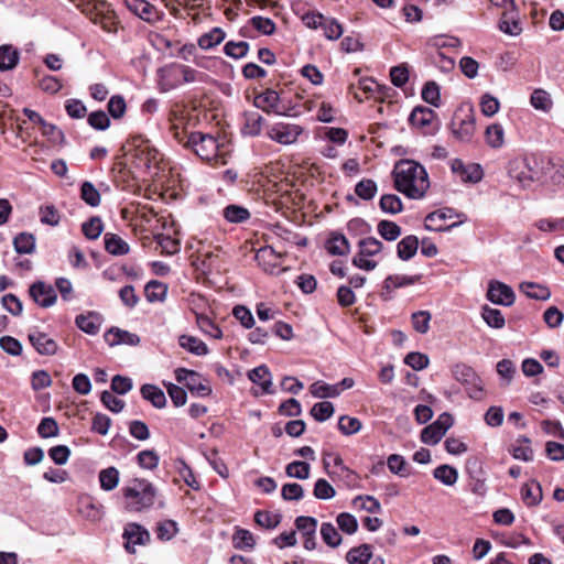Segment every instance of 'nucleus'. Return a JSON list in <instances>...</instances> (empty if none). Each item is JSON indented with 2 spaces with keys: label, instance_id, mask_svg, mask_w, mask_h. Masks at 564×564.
Masks as SVG:
<instances>
[{
  "label": "nucleus",
  "instance_id": "obj_1",
  "mask_svg": "<svg viewBox=\"0 0 564 564\" xmlns=\"http://www.w3.org/2000/svg\"><path fill=\"white\" fill-rule=\"evenodd\" d=\"M394 188L408 198H422L430 187L427 172L411 160L399 161L392 171Z\"/></svg>",
  "mask_w": 564,
  "mask_h": 564
},
{
  "label": "nucleus",
  "instance_id": "obj_2",
  "mask_svg": "<svg viewBox=\"0 0 564 564\" xmlns=\"http://www.w3.org/2000/svg\"><path fill=\"white\" fill-rule=\"evenodd\" d=\"M122 495L128 511L141 512L154 505L156 488L147 479L134 478L122 488Z\"/></svg>",
  "mask_w": 564,
  "mask_h": 564
},
{
  "label": "nucleus",
  "instance_id": "obj_3",
  "mask_svg": "<svg viewBox=\"0 0 564 564\" xmlns=\"http://www.w3.org/2000/svg\"><path fill=\"white\" fill-rule=\"evenodd\" d=\"M541 163L535 156L516 158L508 163L509 176L522 187H529L532 183L542 180Z\"/></svg>",
  "mask_w": 564,
  "mask_h": 564
},
{
  "label": "nucleus",
  "instance_id": "obj_4",
  "mask_svg": "<svg viewBox=\"0 0 564 564\" xmlns=\"http://www.w3.org/2000/svg\"><path fill=\"white\" fill-rule=\"evenodd\" d=\"M184 147L191 149L198 158L207 162L218 160L223 155V145L215 135L209 133L192 132L184 142Z\"/></svg>",
  "mask_w": 564,
  "mask_h": 564
},
{
  "label": "nucleus",
  "instance_id": "obj_5",
  "mask_svg": "<svg viewBox=\"0 0 564 564\" xmlns=\"http://www.w3.org/2000/svg\"><path fill=\"white\" fill-rule=\"evenodd\" d=\"M358 248L359 251L351 260L352 265L366 271L376 269L378 265L377 261L369 258L380 253L383 249V243L375 237H367L358 241Z\"/></svg>",
  "mask_w": 564,
  "mask_h": 564
},
{
  "label": "nucleus",
  "instance_id": "obj_6",
  "mask_svg": "<svg viewBox=\"0 0 564 564\" xmlns=\"http://www.w3.org/2000/svg\"><path fill=\"white\" fill-rule=\"evenodd\" d=\"M454 378L466 387L468 395L474 400H481L484 384L476 371L465 364H457L453 367Z\"/></svg>",
  "mask_w": 564,
  "mask_h": 564
},
{
  "label": "nucleus",
  "instance_id": "obj_7",
  "mask_svg": "<svg viewBox=\"0 0 564 564\" xmlns=\"http://www.w3.org/2000/svg\"><path fill=\"white\" fill-rule=\"evenodd\" d=\"M131 163L140 172H149L151 169H159L161 154L148 141L142 142L130 152Z\"/></svg>",
  "mask_w": 564,
  "mask_h": 564
},
{
  "label": "nucleus",
  "instance_id": "obj_8",
  "mask_svg": "<svg viewBox=\"0 0 564 564\" xmlns=\"http://www.w3.org/2000/svg\"><path fill=\"white\" fill-rule=\"evenodd\" d=\"M451 129L457 140L460 142H470L476 130V120L473 110H456L451 122Z\"/></svg>",
  "mask_w": 564,
  "mask_h": 564
},
{
  "label": "nucleus",
  "instance_id": "obj_9",
  "mask_svg": "<svg viewBox=\"0 0 564 564\" xmlns=\"http://www.w3.org/2000/svg\"><path fill=\"white\" fill-rule=\"evenodd\" d=\"M302 132L303 128L299 124L280 122L271 126L267 134L271 140L289 145L296 142Z\"/></svg>",
  "mask_w": 564,
  "mask_h": 564
},
{
  "label": "nucleus",
  "instance_id": "obj_10",
  "mask_svg": "<svg viewBox=\"0 0 564 564\" xmlns=\"http://www.w3.org/2000/svg\"><path fill=\"white\" fill-rule=\"evenodd\" d=\"M28 339L41 356H54L58 350V344L56 340L39 328H33L29 333Z\"/></svg>",
  "mask_w": 564,
  "mask_h": 564
},
{
  "label": "nucleus",
  "instance_id": "obj_11",
  "mask_svg": "<svg viewBox=\"0 0 564 564\" xmlns=\"http://www.w3.org/2000/svg\"><path fill=\"white\" fill-rule=\"evenodd\" d=\"M122 538L126 540L124 549L128 553H135V545H145L150 541V533L138 523H128Z\"/></svg>",
  "mask_w": 564,
  "mask_h": 564
},
{
  "label": "nucleus",
  "instance_id": "obj_12",
  "mask_svg": "<svg viewBox=\"0 0 564 564\" xmlns=\"http://www.w3.org/2000/svg\"><path fill=\"white\" fill-rule=\"evenodd\" d=\"M487 299L497 305L511 306L514 303L516 294L506 283L492 280L488 285Z\"/></svg>",
  "mask_w": 564,
  "mask_h": 564
},
{
  "label": "nucleus",
  "instance_id": "obj_13",
  "mask_svg": "<svg viewBox=\"0 0 564 564\" xmlns=\"http://www.w3.org/2000/svg\"><path fill=\"white\" fill-rule=\"evenodd\" d=\"M280 95L274 89L268 88L263 93L254 97L253 105L267 113H275L279 116H291L286 110L279 107Z\"/></svg>",
  "mask_w": 564,
  "mask_h": 564
},
{
  "label": "nucleus",
  "instance_id": "obj_14",
  "mask_svg": "<svg viewBox=\"0 0 564 564\" xmlns=\"http://www.w3.org/2000/svg\"><path fill=\"white\" fill-rule=\"evenodd\" d=\"M452 172L456 174L464 183H478L484 177V171L480 164H465L460 159H454L452 162Z\"/></svg>",
  "mask_w": 564,
  "mask_h": 564
},
{
  "label": "nucleus",
  "instance_id": "obj_15",
  "mask_svg": "<svg viewBox=\"0 0 564 564\" xmlns=\"http://www.w3.org/2000/svg\"><path fill=\"white\" fill-rule=\"evenodd\" d=\"M421 275H403V274H391L388 275L382 285L380 296L388 301L392 297V293L395 289L413 285L419 282Z\"/></svg>",
  "mask_w": 564,
  "mask_h": 564
},
{
  "label": "nucleus",
  "instance_id": "obj_16",
  "mask_svg": "<svg viewBox=\"0 0 564 564\" xmlns=\"http://www.w3.org/2000/svg\"><path fill=\"white\" fill-rule=\"evenodd\" d=\"M31 297L42 307H51L57 300L56 291L52 285L42 281L34 282L30 286Z\"/></svg>",
  "mask_w": 564,
  "mask_h": 564
},
{
  "label": "nucleus",
  "instance_id": "obj_17",
  "mask_svg": "<svg viewBox=\"0 0 564 564\" xmlns=\"http://www.w3.org/2000/svg\"><path fill=\"white\" fill-rule=\"evenodd\" d=\"M542 177L545 176L554 185L564 187V163L561 160L541 159Z\"/></svg>",
  "mask_w": 564,
  "mask_h": 564
},
{
  "label": "nucleus",
  "instance_id": "obj_18",
  "mask_svg": "<svg viewBox=\"0 0 564 564\" xmlns=\"http://www.w3.org/2000/svg\"><path fill=\"white\" fill-rule=\"evenodd\" d=\"M104 337L109 346H117L121 344L137 346L140 344V337L137 334L120 329L118 327H111L105 333Z\"/></svg>",
  "mask_w": 564,
  "mask_h": 564
},
{
  "label": "nucleus",
  "instance_id": "obj_19",
  "mask_svg": "<svg viewBox=\"0 0 564 564\" xmlns=\"http://www.w3.org/2000/svg\"><path fill=\"white\" fill-rule=\"evenodd\" d=\"M102 317L96 312L79 314L75 318L76 326L88 335H97L100 330Z\"/></svg>",
  "mask_w": 564,
  "mask_h": 564
},
{
  "label": "nucleus",
  "instance_id": "obj_20",
  "mask_svg": "<svg viewBox=\"0 0 564 564\" xmlns=\"http://www.w3.org/2000/svg\"><path fill=\"white\" fill-rule=\"evenodd\" d=\"M127 8L147 22L158 19V11L154 6L145 0H124Z\"/></svg>",
  "mask_w": 564,
  "mask_h": 564
},
{
  "label": "nucleus",
  "instance_id": "obj_21",
  "mask_svg": "<svg viewBox=\"0 0 564 564\" xmlns=\"http://www.w3.org/2000/svg\"><path fill=\"white\" fill-rule=\"evenodd\" d=\"M499 29L501 32L511 36H517L521 33L522 28L516 8L503 11L499 21Z\"/></svg>",
  "mask_w": 564,
  "mask_h": 564
},
{
  "label": "nucleus",
  "instance_id": "obj_22",
  "mask_svg": "<svg viewBox=\"0 0 564 564\" xmlns=\"http://www.w3.org/2000/svg\"><path fill=\"white\" fill-rule=\"evenodd\" d=\"M436 118L434 110L427 107L417 106L415 107L409 117V122L416 128L424 129L429 127Z\"/></svg>",
  "mask_w": 564,
  "mask_h": 564
},
{
  "label": "nucleus",
  "instance_id": "obj_23",
  "mask_svg": "<svg viewBox=\"0 0 564 564\" xmlns=\"http://www.w3.org/2000/svg\"><path fill=\"white\" fill-rule=\"evenodd\" d=\"M243 119L245 122L241 128L243 135L257 137L261 133L264 119L260 113L256 111H246L243 113Z\"/></svg>",
  "mask_w": 564,
  "mask_h": 564
},
{
  "label": "nucleus",
  "instance_id": "obj_24",
  "mask_svg": "<svg viewBox=\"0 0 564 564\" xmlns=\"http://www.w3.org/2000/svg\"><path fill=\"white\" fill-rule=\"evenodd\" d=\"M328 253L333 256H346L349 253L350 245L348 239L339 232H332L325 245Z\"/></svg>",
  "mask_w": 564,
  "mask_h": 564
},
{
  "label": "nucleus",
  "instance_id": "obj_25",
  "mask_svg": "<svg viewBox=\"0 0 564 564\" xmlns=\"http://www.w3.org/2000/svg\"><path fill=\"white\" fill-rule=\"evenodd\" d=\"M104 242L106 251L112 256H124L130 251L129 245L117 234H105Z\"/></svg>",
  "mask_w": 564,
  "mask_h": 564
},
{
  "label": "nucleus",
  "instance_id": "obj_26",
  "mask_svg": "<svg viewBox=\"0 0 564 564\" xmlns=\"http://www.w3.org/2000/svg\"><path fill=\"white\" fill-rule=\"evenodd\" d=\"M420 242L416 236L409 235L404 237L397 245L398 257L403 261L410 260L416 254Z\"/></svg>",
  "mask_w": 564,
  "mask_h": 564
},
{
  "label": "nucleus",
  "instance_id": "obj_27",
  "mask_svg": "<svg viewBox=\"0 0 564 564\" xmlns=\"http://www.w3.org/2000/svg\"><path fill=\"white\" fill-rule=\"evenodd\" d=\"M248 377L253 383L259 384L264 393H273L271 373L267 366L261 365L252 369Z\"/></svg>",
  "mask_w": 564,
  "mask_h": 564
},
{
  "label": "nucleus",
  "instance_id": "obj_28",
  "mask_svg": "<svg viewBox=\"0 0 564 564\" xmlns=\"http://www.w3.org/2000/svg\"><path fill=\"white\" fill-rule=\"evenodd\" d=\"M20 61V53L12 45L0 46V72L11 70L17 67Z\"/></svg>",
  "mask_w": 564,
  "mask_h": 564
},
{
  "label": "nucleus",
  "instance_id": "obj_29",
  "mask_svg": "<svg viewBox=\"0 0 564 564\" xmlns=\"http://www.w3.org/2000/svg\"><path fill=\"white\" fill-rule=\"evenodd\" d=\"M372 555V546L364 543L350 549L346 554V561L348 564H368Z\"/></svg>",
  "mask_w": 564,
  "mask_h": 564
},
{
  "label": "nucleus",
  "instance_id": "obj_30",
  "mask_svg": "<svg viewBox=\"0 0 564 564\" xmlns=\"http://www.w3.org/2000/svg\"><path fill=\"white\" fill-rule=\"evenodd\" d=\"M522 500L527 506H538L543 498L542 487L540 482L531 480L521 488Z\"/></svg>",
  "mask_w": 564,
  "mask_h": 564
},
{
  "label": "nucleus",
  "instance_id": "obj_31",
  "mask_svg": "<svg viewBox=\"0 0 564 564\" xmlns=\"http://www.w3.org/2000/svg\"><path fill=\"white\" fill-rule=\"evenodd\" d=\"M144 400L150 401L153 406L162 409L166 405V398L163 390L154 384L145 383L140 389Z\"/></svg>",
  "mask_w": 564,
  "mask_h": 564
},
{
  "label": "nucleus",
  "instance_id": "obj_32",
  "mask_svg": "<svg viewBox=\"0 0 564 564\" xmlns=\"http://www.w3.org/2000/svg\"><path fill=\"white\" fill-rule=\"evenodd\" d=\"M178 344L182 348L196 356H204L208 354L207 345L197 337L181 335L178 337Z\"/></svg>",
  "mask_w": 564,
  "mask_h": 564
},
{
  "label": "nucleus",
  "instance_id": "obj_33",
  "mask_svg": "<svg viewBox=\"0 0 564 564\" xmlns=\"http://www.w3.org/2000/svg\"><path fill=\"white\" fill-rule=\"evenodd\" d=\"M167 293V285L158 280H151L145 284L144 295L151 303L164 301Z\"/></svg>",
  "mask_w": 564,
  "mask_h": 564
},
{
  "label": "nucleus",
  "instance_id": "obj_34",
  "mask_svg": "<svg viewBox=\"0 0 564 564\" xmlns=\"http://www.w3.org/2000/svg\"><path fill=\"white\" fill-rule=\"evenodd\" d=\"M520 290L533 300L546 301L551 297V291L546 286L534 282H522Z\"/></svg>",
  "mask_w": 564,
  "mask_h": 564
},
{
  "label": "nucleus",
  "instance_id": "obj_35",
  "mask_svg": "<svg viewBox=\"0 0 564 564\" xmlns=\"http://www.w3.org/2000/svg\"><path fill=\"white\" fill-rule=\"evenodd\" d=\"M452 213L453 210L447 208V209H441V210H435V212H432L430 213L426 218H425V229L427 230H433V231H445V230H448L449 228H452L453 226H455L456 224H452L447 227H444V226H435L434 225V221L436 220H445L447 218H452Z\"/></svg>",
  "mask_w": 564,
  "mask_h": 564
},
{
  "label": "nucleus",
  "instance_id": "obj_36",
  "mask_svg": "<svg viewBox=\"0 0 564 564\" xmlns=\"http://www.w3.org/2000/svg\"><path fill=\"white\" fill-rule=\"evenodd\" d=\"M14 250L20 254H31L35 250V238L32 234L20 232L13 239Z\"/></svg>",
  "mask_w": 564,
  "mask_h": 564
},
{
  "label": "nucleus",
  "instance_id": "obj_37",
  "mask_svg": "<svg viewBox=\"0 0 564 564\" xmlns=\"http://www.w3.org/2000/svg\"><path fill=\"white\" fill-rule=\"evenodd\" d=\"M225 32L220 28H214L198 39V46L202 50H210L225 40Z\"/></svg>",
  "mask_w": 564,
  "mask_h": 564
},
{
  "label": "nucleus",
  "instance_id": "obj_38",
  "mask_svg": "<svg viewBox=\"0 0 564 564\" xmlns=\"http://www.w3.org/2000/svg\"><path fill=\"white\" fill-rule=\"evenodd\" d=\"M433 476L445 486H454L458 479V471L453 466L440 465L434 469Z\"/></svg>",
  "mask_w": 564,
  "mask_h": 564
},
{
  "label": "nucleus",
  "instance_id": "obj_39",
  "mask_svg": "<svg viewBox=\"0 0 564 564\" xmlns=\"http://www.w3.org/2000/svg\"><path fill=\"white\" fill-rule=\"evenodd\" d=\"M223 215L227 221L232 224H240L250 218V213L247 208L234 204L225 207Z\"/></svg>",
  "mask_w": 564,
  "mask_h": 564
},
{
  "label": "nucleus",
  "instance_id": "obj_40",
  "mask_svg": "<svg viewBox=\"0 0 564 564\" xmlns=\"http://www.w3.org/2000/svg\"><path fill=\"white\" fill-rule=\"evenodd\" d=\"M196 323L199 329L212 338L220 339L223 337L221 329L207 315L196 314Z\"/></svg>",
  "mask_w": 564,
  "mask_h": 564
},
{
  "label": "nucleus",
  "instance_id": "obj_41",
  "mask_svg": "<svg viewBox=\"0 0 564 564\" xmlns=\"http://www.w3.org/2000/svg\"><path fill=\"white\" fill-rule=\"evenodd\" d=\"M311 393L315 398H335L340 394V388L339 386L335 384H327L325 382L316 381L311 384L310 387Z\"/></svg>",
  "mask_w": 564,
  "mask_h": 564
},
{
  "label": "nucleus",
  "instance_id": "obj_42",
  "mask_svg": "<svg viewBox=\"0 0 564 564\" xmlns=\"http://www.w3.org/2000/svg\"><path fill=\"white\" fill-rule=\"evenodd\" d=\"M232 544L237 550H252L256 541L253 534L246 529H237L232 535Z\"/></svg>",
  "mask_w": 564,
  "mask_h": 564
},
{
  "label": "nucleus",
  "instance_id": "obj_43",
  "mask_svg": "<svg viewBox=\"0 0 564 564\" xmlns=\"http://www.w3.org/2000/svg\"><path fill=\"white\" fill-rule=\"evenodd\" d=\"M321 536L329 547H337L341 544L343 538L338 530L330 522H324L321 525Z\"/></svg>",
  "mask_w": 564,
  "mask_h": 564
},
{
  "label": "nucleus",
  "instance_id": "obj_44",
  "mask_svg": "<svg viewBox=\"0 0 564 564\" xmlns=\"http://www.w3.org/2000/svg\"><path fill=\"white\" fill-rule=\"evenodd\" d=\"M503 128L499 123H494L487 127L485 131L486 142L494 149L501 148L505 142Z\"/></svg>",
  "mask_w": 564,
  "mask_h": 564
},
{
  "label": "nucleus",
  "instance_id": "obj_45",
  "mask_svg": "<svg viewBox=\"0 0 564 564\" xmlns=\"http://www.w3.org/2000/svg\"><path fill=\"white\" fill-rule=\"evenodd\" d=\"M378 234L387 241H394L401 236V227L391 220H381L377 226Z\"/></svg>",
  "mask_w": 564,
  "mask_h": 564
},
{
  "label": "nucleus",
  "instance_id": "obj_46",
  "mask_svg": "<svg viewBox=\"0 0 564 564\" xmlns=\"http://www.w3.org/2000/svg\"><path fill=\"white\" fill-rule=\"evenodd\" d=\"M99 482L101 489L106 491L113 490L119 484V471L115 467H108L99 473Z\"/></svg>",
  "mask_w": 564,
  "mask_h": 564
},
{
  "label": "nucleus",
  "instance_id": "obj_47",
  "mask_svg": "<svg viewBox=\"0 0 564 564\" xmlns=\"http://www.w3.org/2000/svg\"><path fill=\"white\" fill-rule=\"evenodd\" d=\"M380 209L386 214H399L403 209L402 202L399 196L394 194H384L379 202Z\"/></svg>",
  "mask_w": 564,
  "mask_h": 564
},
{
  "label": "nucleus",
  "instance_id": "obj_48",
  "mask_svg": "<svg viewBox=\"0 0 564 564\" xmlns=\"http://www.w3.org/2000/svg\"><path fill=\"white\" fill-rule=\"evenodd\" d=\"M80 198L91 207H96L100 204V193L89 181L83 182L80 186Z\"/></svg>",
  "mask_w": 564,
  "mask_h": 564
},
{
  "label": "nucleus",
  "instance_id": "obj_49",
  "mask_svg": "<svg viewBox=\"0 0 564 564\" xmlns=\"http://www.w3.org/2000/svg\"><path fill=\"white\" fill-rule=\"evenodd\" d=\"M481 316H482L484 321L486 322V324L492 328L499 329V328H502L506 324L502 313L499 310L492 308L488 305H485L482 307Z\"/></svg>",
  "mask_w": 564,
  "mask_h": 564
},
{
  "label": "nucleus",
  "instance_id": "obj_50",
  "mask_svg": "<svg viewBox=\"0 0 564 564\" xmlns=\"http://www.w3.org/2000/svg\"><path fill=\"white\" fill-rule=\"evenodd\" d=\"M104 230V224L100 217H90L82 225V231L87 239L95 240L99 238Z\"/></svg>",
  "mask_w": 564,
  "mask_h": 564
},
{
  "label": "nucleus",
  "instance_id": "obj_51",
  "mask_svg": "<svg viewBox=\"0 0 564 564\" xmlns=\"http://www.w3.org/2000/svg\"><path fill=\"white\" fill-rule=\"evenodd\" d=\"M421 96L425 102L432 105L433 107H438L441 105L440 86L433 80L426 82L424 84Z\"/></svg>",
  "mask_w": 564,
  "mask_h": 564
},
{
  "label": "nucleus",
  "instance_id": "obj_52",
  "mask_svg": "<svg viewBox=\"0 0 564 564\" xmlns=\"http://www.w3.org/2000/svg\"><path fill=\"white\" fill-rule=\"evenodd\" d=\"M311 465L306 462L294 460L286 465L285 474L296 479H307L310 477Z\"/></svg>",
  "mask_w": 564,
  "mask_h": 564
},
{
  "label": "nucleus",
  "instance_id": "obj_53",
  "mask_svg": "<svg viewBox=\"0 0 564 564\" xmlns=\"http://www.w3.org/2000/svg\"><path fill=\"white\" fill-rule=\"evenodd\" d=\"M186 389L195 395L199 398H205L212 394V388L207 382H203L200 380V376L196 372L195 378L192 376L191 380L187 381Z\"/></svg>",
  "mask_w": 564,
  "mask_h": 564
},
{
  "label": "nucleus",
  "instance_id": "obj_54",
  "mask_svg": "<svg viewBox=\"0 0 564 564\" xmlns=\"http://www.w3.org/2000/svg\"><path fill=\"white\" fill-rule=\"evenodd\" d=\"M377 191L378 187L376 182L370 178H364L355 186L356 195L364 200L372 199L376 196Z\"/></svg>",
  "mask_w": 564,
  "mask_h": 564
},
{
  "label": "nucleus",
  "instance_id": "obj_55",
  "mask_svg": "<svg viewBox=\"0 0 564 564\" xmlns=\"http://www.w3.org/2000/svg\"><path fill=\"white\" fill-rule=\"evenodd\" d=\"M530 102L533 108L542 111H549L552 108L550 94L544 89H534Z\"/></svg>",
  "mask_w": 564,
  "mask_h": 564
},
{
  "label": "nucleus",
  "instance_id": "obj_56",
  "mask_svg": "<svg viewBox=\"0 0 564 564\" xmlns=\"http://www.w3.org/2000/svg\"><path fill=\"white\" fill-rule=\"evenodd\" d=\"M249 43L245 41H229L224 46V53L235 59L245 57L249 51Z\"/></svg>",
  "mask_w": 564,
  "mask_h": 564
},
{
  "label": "nucleus",
  "instance_id": "obj_57",
  "mask_svg": "<svg viewBox=\"0 0 564 564\" xmlns=\"http://www.w3.org/2000/svg\"><path fill=\"white\" fill-rule=\"evenodd\" d=\"M254 522L264 529H274L281 522L280 514H273L269 511L258 510L254 513Z\"/></svg>",
  "mask_w": 564,
  "mask_h": 564
},
{
  "label": "nucleus",
  "instance_id": "obj_58",
  "mask_svg": "<svg viewBox=\"0 0 564 564\" xmlns=\"http://www.w3.org/2000/svg\"><path fill=\"white\" fill-rule=\"evenodd\" d=\"M355 508H359L370 513H378L381 511V505L378 499L372 496H358L352 500Z\"/></svg>",
  "mask_w": 564,
  "mask_h": 564
},
{
  "label": "nucleus",
  "instance_id": "obj_59",
  "mask_svg": "<svg viewBox=\"0 0 564 564\" xmlns=\"http://www.w3.org/2000/svg\"><path fill=\"white\" fill-rule=\"evenodd\" d=\"M137 462L143 469L153 470L158 467L160 457L153 449H144L137 455Z\"/></svg>",
  "mask_w": 564,
  "mask_h": 564
},
{
  "label": "nucleus",
  "instance_id": "obj_60",
  "mask_svg": "<svg viewBox=\"0 0 564 564\" xmlns=\"http://www.w3.org/2000/svg\"><path fill=\"white\" fill-rule=\"evenodd\" d=\"M313 495L319 500H329L335 497V488L324 478L316 480L313 489Z\"/></svg>",
  "mask_w": 564,
  "mask_h": 564
},
{
  "label": "nucleus",
  "instance_id": "obj_61",
  "mask_svg": "<svg viewBox=\"0 0 564 564\" xmlns=\"http://www.w3.org/2000/svg\"><path fill=\"white\" fill-rule=\"evenodd\" d=\"M294 523L303 538L316 534L317 520L314 517L300 516Z\"/></svg>",
  "mask_w": 564,
  "mask_h": 564
},
{
  "label": "nucleus",
  "instance_id": "obj_62",
  "mask_svg": "<svg viewBox=\"0 0 564 564\" xmlns=\"http://www.w3.org/2000/svg\"><path fill=\"white\" fill-rule=\"evenodd\" d=\"M334 405L329 401L315 403L311 409V415L318 422L328 420L334 414Z\"/></svg>",
  "mask_w": 564,
  "mask_h": 564
},
{
  "label": "nucleus",
  "instance_id": "obj_63",
  "mask_svg": "<svg viewBox=\"0 0 564 564\" xmlns=\"http://www.w3.org/2000/svg\"><path fill=\"white\" fill-rule=\"evenodd\" d=\"M432 315L429 311H417L412 314L411 321L413 328L420 334H426L430 329Z\"/></svg>",
  "mask_w": 564,
  "mask_h": 564
},
{
  "label": "nucleus",
  "instance_id": "obj_64",
  "mask_svg": "<svg viewBox=\"0 0 564 564\" xmlns=\"http://www.w3.org/2000/svg\"><path fill=\"white\" fill-rule=\"evenodd\" d=\"M361 426L362 424L359 419L348 415L340 416L338 421V430L344 435H354L361 430Z\"/></svg>",
  "mask_w": 564,
  "mask_h": 564
}]
</instances>
